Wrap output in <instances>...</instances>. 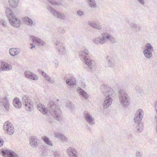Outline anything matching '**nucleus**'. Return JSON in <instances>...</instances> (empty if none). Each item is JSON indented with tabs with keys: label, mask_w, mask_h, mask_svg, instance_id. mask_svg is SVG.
I'll use <instances>...</instances> for the list:
<instances>
[{
	"label": "nucleus",
	"mask_w": 157,
	"mask_h": 157,
	"mask_svg": "<svg viewBox=\"0 0 157 157\" xmlns=\"http://www.w3.org/2000/svg\"><path fill=\"white\" fill-rule=\"evenodd\" d=\"M42 75L43 76L45 79L46 80H48V79H49L50 77L49 75H48L46 73L44 72V71H42L41 72Z\"/></svg>",
	"instance_id": "40"
},
{
	"label": "nucleus",
	"mask_w": 157,
	"mask_h": 157,
	"mask_svg": "<svg viewBox=\"0 0 157 157\" xmlns=\"http://www.w3.org/2000/svg\"><path fill=\"white\" fill-rule=\"evenodd\" d=\"M44 143L47 145L50 146H52L53 144L49 140V138L46 136H44L42 138Z\"/></svg>",
	"instance_id": "33"
},
{
	"label": "nucleus",
	"mask_w": 157,
	"mask_h": 157,
	"mask_svg": "<svg viewBox=\"0 0 157 157\" xmlns=\"http://www.w3.org/2000/svg\"><path fill=\"white\" fill-rule=\"evenodd\" d=\"M136 123V132L137 133L142 132L143 129V124L141 122H135Z\"/></svg>",
	"instance_id": "24"
},
{
	"label": "nucleus",
	"mask_w": 157,
	"mask_h": 157,
	"mask_svg": "<svg viewBox=\"0 0 157 157\" xmlns=\"http://www.w3.org/2000/svg\"><path fill=\"white\" fill-rule=\"evenodd\" d=\"M92 42L95 44L98 45H102L104 44L100 35L98 37H96L93 39L92 40Z\"/></svg>",
	"instance_id": "25"
},
{
	"label": "nucleus",
	"mask_w": 157,
	"mask_h": 157,
	"mask_svg": "<svg viewBox=\"0 0 157 157\" xmlns=\"http://www.w3.org/2000/svg\"><path fill=\"white\" fill-rule=\"evenodd\" d=\"M77 14L79 17H82L84 15V13L83 11L79 10L77 11Z\"/></svg>",
	"instance_id": "37"
},
{
	"label": "nucleus",
	"mask_w": 157,
	"mask_h": 157,
	"mask_svg": "<svg viewBox=\"0 0 157 157\" xmlns=\"http://www.w3.org/2000/svg\"><path fill=\"white\" fill-rule=\"evenodd\" d=\"M135 89L139 93H141L142 91V89L139 86H136L135 87Z\"/></svg>",
	"instance_id": "46"
},
{
	"label": "nucleus",
	"mask_w": 157,
	"mask_h": 157,
	"mask_svg": "<svg viewBox=\"0 0 157 157\" xmlns=\"http://www.w3.org/2000/svg\"><path fill=\"white\" fill-rule=\"evenodd\" d=\"M24 75L26 77L30 79L36 81L38 79V77L36 75L29 71H25Z\"/></svg>",
	"instance_id": "17"
},
{
	"label": "nucleus",
	"mask_w": 157,
	"mask_h": 157,
	"mask_svg": "<svg viewBox=\"0 0 157 157\" xmlns=\"http://www.w3.org/2000/svg\"><path fill=\"white\" fill-rule=\"evenodd\" d=\"M119 98L121 105L123 106L127 107L129 105V97L124 90H121L119 91Z\"/></svg>",
	"instance_id": "4"
},
{
	"label": "nucleus",
	"mask_w": 157,
	"mask_h": 157,
	"mask_svg": "<svg viewBox=\"0 0 157 157\" xmlns=\"http://www.w3.org/2000/svg\"><path fill=\"white\" fill-rule=\"evenodd\" d=\"M47 8L56 18L63 20L65 19L66 17L63 13L57 11L52 7L49 5L47 6Z\"/></svg>",
	"instance_id": "8"
},
{
	"label": "nucleus",
	"mask_w": 157,
	"mask_h": 157,
	"mask_svg": "<svg viewBox=\"0 0 157 157\" xmlns=\"http://www.w3.org/2000/svg\"><path fill=\"white\" fill-rule=\"evenodd\" d=\"M12 68V67L11 64L3 61H1L0 66V72L3 71H8L11 70Z\"/></svg>",
	"instance_id": "14"
},
{
	"label": "nucleus",
	"mask_w": 157,
	"mask_h": 157,
	"mask_svg": "<svg viewBox=\"0 0 157 157\" xmlns=\"http://www.w3.org/2000/svg\"><path fill=\"white\" fill-rule=\"evenodd\" d=\"M0 105L3 106L6 111H8L10 107L9 99L6 96H4L1 98L0 100Z\"/></svg>",
	"instance_id": "15"
},
{
	"label": "nucleus",
	"mask_w": 157,
	"mask_h": 157,
	"mask_svg": "<svg viewBox=\"0 0 157 157\" xmlns=\"http://www.w3.org/2000/svg\"><path fill=\"white\" fill-rule=\"evenodd\" d=\"M87 129L88 130H89V131H90L91 130V129H90V127H89L88 128H87Z\"/></svg>",
	"instance_id": "53"
},
{
	"label": "nucleus",
	"mask_w": 157,
	"mask_h": 157,
	"mask_svg": "<svg viewBox=\"0 0 157 157\" xmlns=\"http://www.w3.org/2000/svg\"><path fill=\"white\" fill-rule=\"evenodd\" d=\"M4 141L2 139L0 138V147L2 146L3 144Z\"/></svg>",
	"instance_id": "51"
},
{
	"label": "nucleus",
	"mask_w": 157,
	"mask_h": 157,
	"mask_svg": "<svg viewBox=\"0 0 157 157\" xmlns=\"http://www.w3.org/2000/svg\"><path fill=\"white\" fill-rule=\"evenodd\" d=\"M20 51V49L17 48H12L10 49L9 53L12 56H13L18 55Z\"/></svg>",
	"instance_id": "23"
},
{
	"label": "nucleus",
	"mask_w": 157,
	"mask_h": 157,
	"mask_svg": "<svg viewBox=\"0 0 157 157\" xmlns=\"http://www.w3.org/2000/svg\"><path fill=\"white\" fill-rule=\"evenodd\" d=\"M22 101L27 110L30 112L32 111L33 104L29 96L27 95H24L22 98Z\"/></svg>",
	"instance_id": "5"
},
{
	"label": "nucleus",
	"mask_w": 157,
	"mask_h": 157,
	"mask_svg": "<svg viewBox=\"0 0 157 157\" xmlns=\"http://www.w3.org/2000/svg\"><path fill=\"white\" fill-rule=\"evenodd\" d=\"M64 142H67L68 141L67 138L63 134L62 135L60 139Z\"/></svg>",
	"instance_id": "41"
},
{
	"label": "nucleus",
	"mask_w": 157,
	"mask_h": 157,
	"mask_svg": "<svg viewBox=\"0 0 157 157\" xmlns=\"http://www.w3.org/2000/svg\"><path fill=\"white\" fill-rule=\"evenodd\" d=\"M3 129L5 133L10 135H13L14 131V129L12 124L8 121L4 124Z\"/></svg>",
	"instance_id": "7"
},
{
	"label": "nucleus",
	"mask_w": 157,
	"mask_h": 157,
	"mask_svg": "<svg viewBox=\"0 0 157 157\" xmlns=\"http://www.w3.org/2000/svg\"><path fill=\"white\" fill-rule=\"evenodd\" d=\"M89 52L86 48H84L79 52V56L81 59L84 60V63L87 66V70L90 71L92 72L95 67V63L94 62L88 58Z\"/></svg>",
	"instance_id": "3"
},
{
	"label": "nucleus",
	"mask_w": 157,
	"mask_h": 157,
	"mask_svg": "<svg viewBox=\"0 0 157 157\" xmlns=\"http://www.w3.org/2000/svg\"><path fill=\"white\" fill-rule=\"evenodd\" d=\"M30 45L31 46H33V44H32V43H31V44H30Z\"/></svg>",
	"instance_id": "54"
},
{
	"label": "nucleus",
	"mask_w": 157,
	"mask_h": 157,
	"mask_svg": "<svg viewBox=\"0 0 157 157\" xmlns=\"http://www.w3.org/2000/svg\"><path fill=\"white\" fill-rule=\"evenodd\" d=\"M55 47L60 54H65L66 52V48L62 42L56 41L55 43Z\"/></svg>",
	"instance_id": "10"
},
{
	"label": "nucleus",
	"mask_w": 157,
	"mask_h": 157,
	"mask_svg": "<svg viewBox=\"0 0 157 157\" xmlns=\"http://www.w3.org/2000/svg\"><path fill=\"white\" fill-rule=\"evenodd\" d=\"M48 110L43 105H38L37 108L41 112L44 114H46L49 111L52 117L56 120L60 121L62 119L61 112L59 109L58 105L55 104L53 101H50L48 104Z\"/></svg>",
	"instance_id": "1"
},
{
	"label": "nucleus",
	"mask_w": 157,
	"mask_h": 157,
	"mask_svg": "<svg viewBox=\"0 0 157 157\" xmlns=\"http://www.w3.org/2000/svg\"><path fill=\"white\" fill-rule=\"evenodd\" d=\"M47 81H48L50 83L52 84L54 83V80L53 79H52L50 77L49 79H48Z\"/></svg>",
	"instance_id": "48"
},
{
	"label": "nucleus",
	"mask_w": 157,
	"mask_h": 157,
	"mask_svg": "<svg viewBox=\"0 0 157 157\" xmlns=\"http://www.w3.org/2000/svg\"><path fill=\"white\" fill-rule=\"evenodd\" d=\"M84 116L85 121L89 124L92 125L95 124L94 118L90 113L87 111H85Z\"/></svg>",
	"instance_id": "13"
},
{
	"label": "nucleus",
	"mask_w": 157,
	"mask_h": 157,
	"mask_svg": "<svg viewBox=\"0 0 157 157\" xmlns=\"http://www.w3.org/2000/svg\"><path fill=\"white\" fill-rule=\"evenodd\" d=\"M31 37L33 38L32 41L33 42L35 43L37 45L44 46L45 45V43L40 39L33 36H32Z\"/></svg>",
	"instance_id": "20"
},
{
	"label": "nucleus",
	"mask_w": 157,
	"mask_h": 157,
	"mask_svg": "<svg viewBox=\"0 0 157 157\" xmlns=\"http://www.w3.org/2000/svg\"><path fill=\"white\" fill-rule=\"evenodd\" d=\"M4 157H19V155L11 150H2L1 151Z\"/></svg>",
	"instance_id": "11"
},
{
	"label": "nucleus",
	"mask_w": 157,
	"mask_h": 157,
	"mask_svg": "<svg viewBox=\"0 0 157 157\" xmlns=\"http://www.w3.org/2000/svg\"><path fill=\"white\" fill-rule=\"evenodd\" d=\"M143 52L145 57L147 58L150 59L152 56V54L151 52L144 50L143 51Z\"/></svg>",
	"instance_id": "32"
},
{
	"label": "nucleus",
	"mask_w": 157,
	"mask_h": 157,
	"mask_svg": "<svg viewBox=\"0 0 157 157\" xmlns=\"http://www.w3.org/2000/svg\"><path fill=\"white\" fill-rule=\"evenodd\" d=\"M7 18L10 24L13 27L18 28L20 26V21L19 19L16 17L15 15H8Z\"/></svg>",
	"instance_id": "9"
},
{
	"label": "nucleus",
	"mask_w": 157,
	"mask_h": 157,
	"mask_svg": "<svg viewBox=\"0 0 157 157\" xmlns=\"http://www.w3.org/2000/svg\"><path fill=\"white\" fill-rule=\"evenodd\" d=\"M66 83L69 86H72L75 84V82L72 79H68L66 80Z\"/></svg>",
	"instance_id": "34"
},
{
	"label": "nucleus",
	"mask_w": 157,
	"mask_h": 157,
	"mask_svg": "<svg viewBox=\"0 0 157 157\" xmlns=\"http://www.w3.org/2000/svg\"><path fill=\"white\" fill-rule=\"evenodd\" d=\"M6 15L7 17L8 15H14L13 14V12L9 8L6 9Z\"/></svg>",
	"instance_id": "39"
},
{
	"label": "nucleus",
	"mask_w": 157,
	"mask_h": 157,
	"mask_svg": "<svg viewBox=\"0 0 157 157\" xmlns=\"http://www.w3.org/2000/svg\"><path fill=\"white\" fill-rule=\"evenodd\" d=\"M86 2L89 4V6L91 8H96L97 5L94 0H86Z\"/></svg>",
	"instance_id": "28"
},
{
	"label": "nucleus",
	"mask_w": 157,
	"mask_h": 157,
	"mask_svg": "<svg viewBox=\"0 0 157 157\" xmlns=\"http://www.w3.org/2000/svg\"><path fill=\"white\" fill-rule=\"evenodd\" d=\"M56 5H58V6H60V5H62L63 4L62 3V2L60 1H56Z\"/></svg>",
	"instance_id": "50"
},
{
	"label": "nucleus",
	"mask_w": 157,
	"mask_h": 157,
	"mask_svg": "<svg viewBox=\"0 0 157 157\" xmlns=\"http://www.w3.org/2000/svg\"><path fill=\"white\" fill-rule=\"evenodd\" d=\"M155 109L157 113V114L155 116V118L156 122V132L157 133V101L155 102Z\"/></svg>",
	"instance_id": "35"
},
{
	"label": "nucleus",
	"mask_w": 157,
	"mask_h": 157,
	"mask_svg": "<svg viewBox=\"0 0 157 157\" xmlns=\"http://www.w3.org/2000/svg\"><path fill=\"white\" fill-rule=\"evenodd\" d=\"M59 32L61 34L64 33L65 32V30L63 29H60L59 30Z\"/></svg>",
	"instance_id": "49"
},
{
	"label": "nucleus",
	"mask_w": 157,
	"mask_h": 157,
	"mask_svg": "<svg viewBox=\"0 0 157 157\" xmlns=\"http://www.w3.org/2000/svg\"><path fill=\"white\" fill-rule=\"evenodd\" d=\"M78 93L81 95L86 99H87L89 97V95L87 93L80 87H78L77 89Z\"/></svg>",
	"instance_id": "21"
},
{
	"label": "nucleus",
	"mask_w": 157,
	"mask_h": 157,
	"mask_svg": "<svg viewBox=\"0 0 157 157\" xmlns=\"http://www.w3.org/2000/svg\"><path fill=\"white\" fill-rule=\"evenodd\" d=\"M18 2L19 0H9V5L14 8L17 6Z\"/></svg>",
	"instance_id": "31"
},
{
	"label": "nucleus",
	"mask_w": 157,
	"mask_h": 157,
	"mask_svg": "<svg viewBox=\"0 0 157 157\" xmlns=\"http://www.w3.org/2000/svg\"><path fill=\"white\" fill-rule=\"evenodd\" d=\"M30 144L33 148H36L38 147V139L35 137L33 136L29 138Z\"/></svg>",
	"instance_id": "19"
},
{
	"label": "nucleus",
	"mask_w": 157,
	"mask_h": 157,
	"mask_svg": "<svg viewBox=\"0 0 157 157\" xmlns=\"http://www.w3.org/2000/svg\"><path fill=\"white\" fill-rule=\"evenodd\" d=\"M53 155L54 157H60L61 156L60 152L58 151H53Z\"/></svg>",
	"instance_id": "38"
},
{
	"label": "nucleus",
	"mask_w": 157,
	"mask_h": 157,
	"mask_svg": "<svg viewBox=\"0 0 157 157\" xmlns=\"http://www.w3.org/2000/svg\"><path fill=\"white\" fill-rule=\"evenodd\" d=\"M145 48L144 51L152 52L154 50L153 47L149 43H147L145 45Z\"/></svg>",
	"instance_id": "30"
},
{
	"label": "nucleus",
	"mask_w": 157,
	"mask_h": 157,
	"mask_svg": "<svg viewBox=\"0 0 157 157\" xmlns=\"http://www.w3.org/2000/svg\"><path fill=\"white\" fill-rule=\"evenodd\" d=\"M0 22L1 24L3 25V26H6V23L4 20H1L0 21Z\"/></svg>",
	"instance_id": "47"
},
{
	"label": "nucleus",
	"mask_w": 157,
	"mask_h": 157,
	"mask_svg": "<svg viewBox=\"0 0 157 157\" xmlns=\"http://www.w3.org/2000/svg\"><path fill=\"white\" fill-rule=\"evenodd\" d=\"M144 116V112L142 109H138L135 115L134 121V122H141Z\"/></svg>",
	"instance_id": "12"
},
{
	"label": "nucleus",
	"mask_w": 157,
	"mask_h": 157,
	"mask_svg": "<svg viewBox=\"0 0 157 157\" xmlns=\"http://www.w3.org/2000/svg\"><path fill=\"white\" fill-rule=\"evenodd\" d=\"M130 27L134 33L140 31L142 29L141 27L139 24L134 22L131 23Z\"/></svg>",
	"instance_id": "18"
},
{
	"label": "nucleus",
	"mask_w": 157,
	"mask_h": 157,
	"mask_svg": "<svg viewBox=\"0 0 157 157\" xmlns=\"http://www.w3.org/2000/svg\"><path fill=\"white\" fill-rule=\"evenodd\" d=\"M142 155V152L139 151H137L136 153V157H141Z\"/></svg>",
	"instance_id": "42"
},
{
	"label": "nucleus",
	"mask_w": 157,
	"mask_h": 157,
	"mask_svg": "<svg viewBox=\"0 0 157 157\" xmlns=\"http://www.w3.org/2000/svg\"><path fill=\"white\" fill-rule=\"evenodd\" d=\"M23 21L27 23V25L32 26L33 24V22L32 20L28 17H25L23 19Z\"/></svg>",
	"instance_id": "29"
},
{
	"label": "nucleus",
	"mask_w": 157,
	"mask_h": 157,
	"mask_svg": "<svg viewBox=\"0 0 157 157\" xmlns=\"http://www.w3.org/2000/svg\"><path fill=\"white\" fill-rule=\"evenodd\" d=\"M100 88L101 92L105 97L103 107L106 109L112 104V98L115 95V93L112 88L105 85H101Z\"/></svg>",
	"instance_id": "2"
},
{
	"label": "nucleus",
	"mask_w": 157,
	"mask_h": 157,
	"mask_svg": "<svg viewBox=\"0 0 157 157\" xmlns=\"http://www.w3.org/2000/svg\"><path fill=\"white\" fill-rule=\"evenodd\" d=\"M48 1L53 5H56V1L55 0H48Z\"/></svg>",
	"instance_id": "44"
},
{
	"label": "nucleus",
	"mask_w": 157,
	"mask_h": 157,
	"mask_svg": "<svg viewBox=\"0 0 157 157\" xmlns=\"http://www.w3.org/2000/svg\"><path fill=\"white\" fill-rule=\"evenodd\" d=\"M35 45H33V46H32L31 47H30V49H33V48H34L35 47Z\"/></svg>",
	"instance_id": "52"
},
{
	"label": "nucleus",
	"mask_w": 157,
	"mask_h": 157,
	"mask_svg": "<svg viewBox=\"0 0 157 157\" xmlns=\"http://www.w3.org/2000/svg\"><path fill=\"white\" fill-rule=\"evenodd\" d=\"M53 63L54 64L55 66L57 68L59 65V63L57 59H55L53 60Z\"/></svg>",
	"instance_id": "45"
},
{
	"label": "nucleus",
	"mask_w": 157,
	"mask_h": 157,
	"mask_svg": "<svg viewBox=\"0 0 157 157\" xmlns=\"http://www.w3.org/2000/svg\"><path fill=\"white\" fill-rule=\"evenodd\" d=\"M100 36L104 44L107 42L109 41L112 43H114L116 42L115 38L108 32L103 33L101 34Z\"/></svg>",
	"instance_id": "6"
},
{
	"label": "nucleus",
	"mask_w": 157,
	"mask_h": 157,
	"mask_svg": "<svg viewBox=\"0 0 157 157\" xmlns=\"http://www.w3.org/2000/svg\"><path fill=\"white\" fill-rule=\"evenodd\" d=\"M107 60L108 61V66L111 67H113L114 64V62L113 58L111 57L108 56L106 58Z\"/></svg>",
	"instance_id": "27"
},
{
	"label": "nucleus",
	"mask_w": 157,
	"mask_h": 157,
	"mask_svg": "<svg viewBox=\"0 0 157 157\" xmlns=\"http://www.w3.org/2000/svg\"><path fill=\"white\" fill-rule=\"evenodd\" d=\"M14 106L16 108L19 109L21 106V103L18 98H15L13 101Z\"/></svg>",
	"instance_id": "26"
},
{
	"label": "nucleus",
	"mask_w": 157,
	"mask_h": 157,
	"mask_svg": "<svg viewBox=\"0 0 157 157\" xmlns=\"http://www.w3.org/2000/svg\"><path fill=\"white\" fill-rule=\"evenodd\" d=\"M88 24L92 27L99 30L102 29L101 26L99 24H97L94 21H89L88 22Z\"/></svg>",
	"instance_id": "22"
},
{
	"label": "nucleus",
	"mask_w": 157,
	"mask_h": 157,
	"mask_svg": "<svg viewBox=\"0 0 157 157\" xmlns=\"http://www.w3.org/2000/svg\"><path fill=\"white\" fill-rule=\"evenodd\" d=\"M67 152L69 157H78V153L73 147H69L67 149Z\"/></svg>",
	"instance_id": "16"
},
{
	"label": "nucleus",
	"mask_w": 157,
	"mask_h": 157,
	"mask_svg": "<svg viewBox=\"0 0 157 157\" xmlns=\"http://www.w3.org/2000/svg\"><path fill=\"white\" fill-rule=\"evenodd\" d=\"M63 135V134L58 132H54V136L57 138L60 139Z\"/></svg>",
	"instance_id": "36"
},
{
	"label": "nucleus",
	"mask_w": 157,
	"mask_h": 157,
	"mask_svg": "<svg viewBox=\"0 0 157 157\" xmlns=\"http://www.w3.org/2000/svg\"><path fill=\"white\" fill-rule=\"evenodd\" d=\"M136 1L141 5L144 6L145 4L144 0H136Z\"/></svg>",
	"instance_id": "43"
}]
</instances>
